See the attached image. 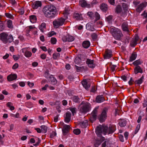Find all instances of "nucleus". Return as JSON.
I'll return each instance as SVG.
<instances>
[{
	"mask_svg": "<svg viewBox=\"0 0 147 147\" xmlns=\"http://www.w3.org/2000/svg\"><path fill=\"white\" fill-rule=\"evenodd\" d=\"M71 113L69 111H67L66 113L65 117V121L66 123H69L70 121Z\"/></svg>",
	"mask_w": 147,
	"mask_h": 147,
	"instance_id": "16",
	"label": "nucleus"
},
{
	"mask_svg": "<svg viewBox=\"0 0 147 147\" xmlns=\"http://www.w3.org/2000/svg\"><path fill=\"white\" fill-rule=\"evenodd\" d=\"M122 7L124 10H127L128 9V5L125 3H122Z\"/></svg>",
	"mask_w": 147,
	"mask_h": 147,
	"instance_id": "43",
	"label": "nucleus"
},
{
	"mask_svg": "<svg viewBox=\"0 0 147 147\" xmlns=\"http://www.w3.org/2000/svg\"><path fill=\"white\" fill-rule=\"evenodd\" d=\"M46 57V54L44 53L41 54L40 55V57L42 59H45Z\"/></svg>",
	"mask_w": 147,
	"mask_h": 147,
	"instance_id": "63",
	"label": "nucleus"
},
{
	"mask_svg": "<svg viewBox=\"0 0 147 147\" xmlns=\"http://www.w3.org/2000/svg\"><path fill=\"white\" fill-rule=\"evenodd\" d=\"M128 134L129 133L127 131L125 132L124 133V135L126 140L127 139Z\"/></svg>",
	"mask_w": 147,
	"mask_h": 147,
	"instance_id": "64",
	"label": "nucleus"
},
{
	"mask_svg": "<svg viewBox=\"0 0 147 147\" xmlns=\"http://www.w3.org/2000/svg\"><path fill=\"white\" fill-rule=\"evenodd\" d=\"M79 4L83 7H87L89 8L90 7V4H88L86 1L85 0H80Z\"/></svg>",
	"mask_w": 147,
	"mask_h": 147,
	"instance_id": "13",
	"label": "nucleus"
},
{
	"mask_svg": "<svg viewBox=\"0 0 147 147\" xmlns=\"http://www.w3.org/2000/svg\"><path fill=\"white\" fill-rule=\"evenodd\" d=\"M24 55L27 57H31L32 53L31 52L27 51L24 52Z\"/></svg>",
	"mask_w": 147,
	"mask_h": 147,
	"instance_id": "33",
	"label": "nucleus"
},
{
	"mask_svg": "<svg viewBox=\"0 0 147 147\" xmlns=\"http://www.w3.org/2000/svg\"><path fill=\"white\" fill-rule=\"evenodd\" d=\"M100 9L103 11L106 12L108 9L107 5L105 3H102L100 6Z\"/></svg>",
	"mask_w": 147,
	"mask_h": 147,
	"instance_id": "22",
	"label": "nucleus"
},
{
	"mask_svg": "<svg viewBox=\"0 0 147 147\" xmlns=\"http://www.w3.org/2000/svg\"><path fill=\"white\" fill-rule=\"evenodd\" d=\"M46 28V24L45 23H42L39 27V28L40 31L43 32L44 31V29Z\"/></svg>",
	"mask_w": 147,
	"mask_h": 147,
	"instance_id": "30",
	"label": "nucleus"
},
{
	"mask_svg": "<svg viewBox=\"0 0 147 147\" xmlns=\"http://www.w3.org/2000/svg\"><path fill=\"white\" fill-rule=\"evenodd\" d=\"M29 18L30 22L32 23L35 22L37 20L36 16L34 15L30 16Z\"/></svg>",
	"mask_w": 147,
	"mask_h": 147,
	"instance_id": "25",
	"label": "nucleus"
},
{
	"mask_svg": "<svg viewBox=\"0 0 147 147\" xmlns=\"http://www.w3.org/2000/svg\"><path fill=\"white\" fill-rule=\"evenodd\" d=\"M17 78V76L16 74H11L7 77V79L9 81H12L16 80Z\"/></svg>",
	"mask_w": 147,
	"mask_h": 147,
	"instance_id": "15",
	"label": "nucleus"
},
{
	"mask_svg": "<svg viewBox=\"0 0 147 147\" xmlns=\"http://www.w3.org/2000/svg\"><path fill=\"white\" fill-rule=\"evenodd\" d=\"M75 67L77 71L78 72H80L81 71L84 69V67L83 66L78 67L76 65H75Z\"/></svg>",
	"mask_w": 147,
	"mask_h": 147,
	"instance_id": "35",
	"label": "nucleus"
},
{
	"mask_svg": "<svg viewBox=\"0 0 147 147\" xmlns=\"http://www.w3.org/2000/svg\"><path fill=\"white\" fill-rule=\"evenodd\" d=\"M80 109V111L83 113H85L88 112L90 109V104L87 102H82L80 105H82Z\"/></svg>",
	"mask_w": 147,
	"mask_h": 147,
	"instance_id": "5",
	"label": "nucleus"
},
{
	"mask_svg": "<svg viewBox=\"0 0 147 147\" xmlns=\"http://www.w3.org/2000/svg\"><path fill=\"white\" fill-rule=\"evenodd\" d=\"M82 45L84 48H88L90 45V43L89 41H85L83 42Z\"/></svg>",
	"mask_w": 147,
	"mask_h": 147,
	"instance_id": "23",
	"label": "nucleus"
},
{
	"mask_svg": "<svg viewBox=\"0 0 147 147\" xmlns=\"http://www.w3.org/2000/svg\"><path fill=\"white\" fill-rule=\"evenodd\" d=\"M86 28L87 30L92 31H93L95 30L94 28L89 23L86 24Z\"/></svg>",
	"mask_w": 147,
	"mask_h": 147,
	"instance_id": "26",
	"label": "nucleus"
},
{
	"mask_svg": "<svg viewBox=\"0 0 147 147\" xmlns=\"http://www.w3.org/2000/svg\"><path fill=\"white\" fill-rule=\"evenodd\" d=\"M40 127L42 129L41 130L42 131L45 133H46L48 129L47 126L44 125H42L40 126Z\"/></svg>",
	"mask_w": 147,
	"mask_h": 147,
	"instance_id": "36",
	"label": "nucleus"
},
{
	"mask_svg": "<svg viewBox=\"0 0 147 147\" xmlns=\"http://www.w3.org/2000/svg\"><path fill=\"white\" fill-rule=\"evenodd\" d=\"M5 26L3 22L0 23V31H3L5 29Z\"/></svg>",
	"mask_w": 147,
	"mask_h": 147,
	"instance_id": "41",
	"label": "nucleus"
},
{
	"mask_svg": "<svg viewBox=\"0 0 147 147\" xmlns=\"http://www.w3.org/2000/svg\"><path fill=\"white\" fill-rule=\"evenodd\" d=\"M88 121L87 120H85L84 121L81 122L79 123V124L81 125L83 127H86L88 125Z\"/></svg>",
	"mask_w": 147,
	"mask_h": 147,
	"instance_id": "27",
	"label": "nucleus"
},
{
	"mask_svg": "<svg viewBox=\"0 0 147 147\" xmlns=\"http://www.w3.org/2000/svg\"><path fill=\"white\" fill-rule=\"evenodd\" d=\"M82 83L85 89L87 90H88V89L90 86V83L88 82L86 80L82 81Z\"/></svg>",
	"mask_w": 147,
	"mask_h": 147,
	"instance_id": "17",
	"label": "nucleus"
},
{
	"mask_svg": "<svg viewBox=\"0 0 147 147\" xmlns=\"http://www.w3.org/2000/svg\"><path fill=\"white\" fill-rule=\"evenodd\" d=\"M107 110L108 109L107 108H104L102 113L98 116V119H99L100 122H103L106 119L107 117L106 112L107 111Z\"/></svg>",
	"mask_w": 147,
	"mask_h": 147,
	"instance_id": "7",
	"label": "nucleus"
},
{
	"mask_svg": "<svg viewBox=\"0 0 147 147\" xmlns=\"http://www.w3.org/2000/svg\"><path fill=\"white\" fill-rule=\"evenodd\" d=\"M142 62H141V61L140 59H138V60H137L135 61H134L133 64L135 66H138V65H140L141 63H142Z\"/></svg>",
	"mask_w": 147,
	"mask_h": 147,
	"instance_id": "38",
	"label": "nucleus"
},
{
	"mask_svg": "<svg viewBox=\"0 0 147 147\" xmlns=\"http://www.w3.org/2000/svg\"><path fill=\"white\" fill-rule=\"evenodd\" d=\"M82 61V60L80 57H76L75 59L74 62L76 64L80 63Z\"/></svg>",
	"mask_w": 147,
	"mask_h": 147,
	"instance_id": "34",
	"label": "nucleus"
},
{
	"mask_svg": "<svg viewBox=\"0 0 147 147\" xmlns=\"http://www.w3.org/2000/svg\"><path fill=\"white\" fill-rule=\"evenodd\" d=\"M62 40L63 41V42H65L67 41H68L67 40V35L66 36H63L62 38Z\"/></svg>",
	"mask_w": 147,
	"mask_h": 147,
	"instance_id": "50",
	"label": "nucleus"
},
{
	"mask_svg": "<svg viewBox=\"0 0 147 147\" xmlns=\"http://www.w3.org/2000/svg\"><path fill=\"white\" fill-rule=\"evenodd\" d=\"M112 51L108 49H106L105 51V54L104 57L105 59H108L111 57L112 56Z\"/></svg>",
	"mask_w": 147,
	"mask_h": 147,
	"instance_id": "12",
	"label": "nucleus"
},
{
	"mask_svg": "<svg viewBox=\"0 0 147 147\" xmlns=\"http://www.w3.org/2000/svg\"><path fill=\"white\" fill-rule=\"evenodd\" d=\"M121 27L123 31L127 32L129 31L128 25L127 22H123L121 25Z\"/></svg>",
	"mask_w": 147,
	"mask_h": 147,
	"instance_id": "18",
	"label": "nucleus"
},
{
	"mask_svg": "<svg viewBox=\"0 0 147 147\" xmlns=\"http://www.w3.org/2000/svg\"><path fill=\"white\" fill-rule=\"evenodd\" d=\"M116 130L115 127H113L110 125L109 127L105 125L104 124L102 125H100L97 126L96 129V133L99 137H101V139L99 140H100L101 143L104 141L105 140V138L102 136V131L103 132L104 135H106L108 133V135L113 134Z\"/></svg>",
	"mask_w": 147,
	"mask_h": 147,
	"instance_id": "1",
	"label": "nucleus"
},
{
	"mask_svg": "<svg viewBox=\"0 0 147 147\" xmlns=\"http://www.w3.org/2000/svg\"><path fill=\"white\" fill-rule=\"evenodd\" d=\"M70 126L67 125H65L62 129L63 135L65 136L69 132L70 129Z\"/></svg>",
	"mask_w": 147,
	"mask_h": 147,
	"instance_id": "10",
	"label": "nucleus"
},
{
	"mask_svg": "<svg viewBox=\"0 0 147 147\" xmlns=\"http://www.w3.org/2000/svg\"><path fill=\"white\" fill-rule=\"evenodd\" d=\"M7 27L9 28H13V26L12 24V21L10 20H8L7 22Z\"/></svg>",
	"mask_w": 147,
	"mask_h": 147,
	"instance_id": "32",
	"label": "nucleus"
},
{
	"mask_svg": "<svg viewBox=\"0 0 147 147\" xmlns=\"http://www.w3.org/2000/svg\"><path fill=\"white\" fill-rule=\"evenodd\" d=\"M105 100V98L102 95H98L96 98V101H104Z\"/></svg>",
	"mask_w": 147,
	"mask_h": 147,
	"instance_id": "28",
	"label": "nucleus"
},
{
	"mask_svg": "<svg viewBox=\"0 0 147 147\" xmlns=\"http://www.w3.org/2000/svg\"><path fill=\"white\" fill-rule=\"evenodd\" d=\"M56 109L57 110L59 113H60L61 112V111L59 110V109L60 108V106L59 104L56 105Z\"/></svg>",
	"mask_w": 147,
	"mask_h": 147,
	"instance_id": "60",
	"label": "nucleus"
},
{
	"mask_svg": "<svg viewBox=\"0 0 147 147\" xmlns=\"http://www.w3.org/2000/svg\"><path fill=\"white\" fill-rule=\"evenodd\" d=\"M122 10L121 7L120 6H118L116 9V11L117 13H119L121 12Z\"/></svg>",
	"mask_w": 147,
	"mask_h": 147,
	"instance_id": "52",
	"label": "nucleus"
},
{
	"mask_svg": "<svg viewBox=\"0 0 147 147\" xmlns=\"http://www.w3.org/2000/svg\"><path fill=\"white\" fill-rule=\"evenodd\" d=\"M91 37L92 39L95 40L97 38V35L96 34L93 33L91 35Z\"/></svg>",
	"mask_w": 147,
	"mask_h": 147,
	"instance_id": "55",
	"label": "nucleus"
},
{
	"mask_svg": "<svg viewBox=\"0 0 147 147\" xmlns=\"http://www.w3.org/2000/svg\"><path fill=\"white\" fill-rule=\"evenodd\" d=\"M113 16L112 15H110L107 17L105 18L106 21L110 23L112 20Z\"/></svg>",
	"mask_w": 147,
	"mask_h": 147,
	"instance_id": "37",
	"label": "nucleus"
},
{
	"mask_svg": "<svg viewBox=\"0 0 147 147\" xmlns=\"http://www.w3.org/2000/svg\"><path fill=\"white\" fill-rule=\"evenodd\" d=\"M134 72L135 74L138 73H143L142 69L139 66H137L136 67L134 68Z\"/></svg>",
	"mask_w": 147,
	"mask_h": 147,
	"instance_id": "19",
	"label": "nucleus"
},
{
	"mask_svg": "<svg viewBox=\"0 0 147 147\" xmlns=\"http://www.w3.org/2000/svg\"><path fill=\"white\" fill-rule=\"evenodd\" d=\"M147 2L142 3L140 4L136 8V11L138 12H140L147 5Z\"/></svg>",
	"mask_w": 147,
	"mask_h": 147,
	"instance_id": "11",
	"label": "nucleus"
},
{
	"mask_svg": "<svg viewBox=\"0 0 147 147\" xmlns=\"http://www.w3.org/2000/svg\"><path fill=\"white\" fill-rule=\"evenodd\" d=\"M120 121L119 122V124L121 127H123L125 126L126 125V121L123 119H120Z\"/></svg>",
	"mask_w": 147,
	"mask_h": 147,
	"instance_id": "24",
	"label": "nucleus"
},
{
	"mask_svg": "<svg viewBox=\"0 0 147 147\" xmlns=\"http://www.w3.org/2000/svg\"><path fill=\"white\" fill-rule=\"evenodd\" d=\"M0 40L5 44L7 42L10 43L13 41V38L11 35L10 34L8 36L7 34L3 32L0 34Z\"/></svg>",
	"mask_w": 147,
	"mask_h": 147,
	"instance_id": "3",
	"label": "nucleus"
},
{
	"mask_svg": "<svg viewBox=\"0 0 147 147\" xmlns=\"http://www.w3.org/2000/svg\"><path fill=\"white\" fill-rule=\"evenodd\" d=\"M87 15L89 16L90 17L92 18L94 16V13L92 11H89L87 13Z\"/></svg>",
	"mask_w": 147,
	"mask_h": 147,
	"instance_id": "57",
	"label": "nucleus"
},
{
	"mask_svg": "<svg viewBox=\"0 0 147 147\" xmlns=\"http://www.w3.org/2000/svg\"><path fill=\"white\" fill-rule=\"evenodd\" d=\"M44 15L47 17L52 18L56 14V9L53 5H50L45 6L43 9Z\"/></svg>",
	"mask_w": 147,
	"mask_h": 147,
	"instance_id": "2",
	"label": "nucleus"
},
{
	"mask_svg": "<svg viewBox=\"0 0 147 147\" xmlns=\"http://www.w3.org/2000/svg\"><path fill=\"white\" fill-rule=\"evenodd\" d=\"M139 40V37L137 34L135 36L134 38H133L130 42V45L132 47H134L137 44V42Z\"/></svg>",
	"mask_w": 147,
	"mask_h": 147,
	"instance_id": "8",
	"label": "nucleus"
},
{
	"mask_svg": "<svg viewBox=\"0 0 147 147\" xmlns=\"http://www.w3.org/2000/svg\"><path fill=\"white\" fill-rule=\"evenodd\" d=\"M86 63L88 64L89 67L92 68H94L95 66V65L94 63L93 60L87 59L86 60Z\"/></svg>",
	"mask_w": 147,
	"mask_h": 147,
	"instance_id": "9",
	"label": "nucleus"
},
{
	"mask_svg": "<svg viewBox=\"0 0 147 147\" xmlns=\"http://www.w3.org/2000/svg\"><path fill=\"white\" fill-rule=\"evenodd\" d=\"M144 79V76H142L138 80L135 81L134 83L138 85L140 84L143 82Z\"/></svg>",
	"mask_w": 147,
	"mask_h": 147,
	"instance_id": "29",
	"label": "nucleus"
},
{
	"mask_svg": "<svg viewBox=\"0 0 147 147\" xmlns=\"http://www.w3.org/2000/svg\"><path fill=\"white\" fill-rule=\"evenodd\" d=\"M140 127V124H138L137 126L135 131V134H136L138 131Z\"/></svg>",
	"mask_w": 147,
	"mask_h": 147,
	"instance_id": "56",
	"label": "nucleus"
},
{
	"mask_svg": "<svg viewBox=\"0 0 147 147\" xmlns=\"http://www.w3.org/2000/svg\"><path fill=\"white\" fill-rule=\"evenodd\" d=\"M71 99L73 101H78L79 98L77 96H72L71 97Z\"/></svg>",
	"mask_w": 147,
	"mask_h": 147,
	"instance_id": "49",
	"label": "nucleus"
},
{
	"mask_svg": "<svg viewBox=\"0 0 147 147\" xmlns=\"http://www.w3.org/2000/svg\"><path fill=\"white\" fill-rule=\"evenodd\" d=\"M42 3L40 1H37L35 2L32 5V7L34 9H37L38 7L41 6Z\"/></svg>",
	"mask_w": 147,
	"mask_h": 147,
	"instance_id": "20",
	"label": "nucleus"
},
{
	"mask_svg": "<svg viewBox=\"0 0 147 147\" xmlns=\"http://www.w3.org/2000/svg\"><path fill=\"white\" fill-rule=\"evenodd\" d=\"M7 107L10 108V109L11 110H13L14 109V107L13 106H12V103L10 102H9L7 104Z\"/></svg>",
	"mask_w": 147,
	"mask_h": 147,
	"instance_id": "39",
	"label": "nucleus"
},
{
	"mask_svg": "<svg viewBox=\"0 0 147 147\" xmlns=\"http://www.w3.org/2000/svg\"><path fill=\"white\" fill-rule=\"evenodd\" d=\"M51 43L52 44H55L57 42V39L55 37H52L51 39Z\"/></svg>",
	"mask_w": 147,
	"mask_h": 147,
	"instance_id": "48",
	"label": "nucleus"
},
{
	"mask_svg": "<svg viewBox=\"0 0 147 147\" xmlns=\"http://www.w3.org/2000/svg\"><path fill=\"white\" fill-rule=\"evenodd\" d=\"M94 15L96 18L95 20V21L99 20L100 19V16L97 12H95Z\"/></svg>",
	"mask_w": 147,
	"mask_h": 147,
	"instance_id": "42",
	"label": "nucleus"
},
{
	"mask_svg": "<svg viewBox=\"0 0 147 147\" xmlns=\"http://www.w3.org/2000/svg\"><path fill=\"white\" fill-rule=\"evenodd\" d=\"M73 18L77 20H83V17L81 13H75L73 15Z\"/></svg>",
	"mask_w": 147,
	"mask_h": 147,
	"instance_id": "14",
	"label": "nucleus"
},
{
	"mask_svg": "<svg viewBox=\"0 0 147 147\" xmlns=\"http://www.w3.org/2000/svg\"><path fill=\"white\" fill-rule=\"evenodd\" d=\"M5 16L8 18H9L11 19H13L14 17L11 14L9 13H5Z\"/></svg>",
	"mask_w": 147,
	"mask_h": 147,
	"instance_id": "45",
	"label": "nucleus"
},
{
	"mask_svg": "<svg viewBox=\"0 0 147 147\" xmlns=\"http://www.w3.org/2000/svg\"><path fill=\"white\" fill-rule=\"evenodd\" d=\"M13 57L14 60L15 61L17 60L20 58L19 56H17L15 55H13Z\"/></svg>",
	"mask_w": 147,
	"mask_h": 147,
	"instance_id": "62",
	"label": "nucleus"
},
{
	"mask_svg": "<svg viewBox=\"0 0 147 147\" xmlns=\"http://www.w3.org/2000/svg\"><path fill=\"white\" fill-rule=\"evenodd\" d=\"M76 108H70V110L71 111L73 115H74V114L76 113Z\"/></svg>",
	"mask_w": 147,
	"mask_h": 147,
	"instance_id": "53",
	"label": "nucleus"
},
{
	"mask_svg": "<svg viewBox=\"0 0 147 147\" xmlns=\"http://www.w3.org/2000/svg\"><path fill=\"white\" fill-rule=\"evenodd\" d=\"M65 21V19L61 18L57 20H54L53 22V24L54 27L57 28L59 26L62 25Z\"/></svg>",
	"mask_w": 147,
	"mask_h": 147,
	"instance_id": "6",
	"label": "nucleus"
},
{
	"mask_svg": "<svg viewBox=\"0 0 147 147\" xmlns=\"http://www.w3.org/2000/svg\"><path fill=\"white\" fill-rule=\"evenodd\" d=\"M137 55L136 53H132V54L131 56L130 57L129 60L130 61H132L134 60H135L137 57Z\"/></svg>",
	"mask_w": 147,
	"mask_h": 147,
	"instance_id": "31",
	"label": "nucleus"
},
{
	"mask_svg": "<svg viewBox=\"0 0 147 147\" xmlns=\"http://www.w3.org/2000/svg\"><path fill=\"white\" fill-rule=\"evenodd\" d=\"M74 39V37L70 35H67V40L68 42H71Z\"/></svg>",
	"mask_w": 147,
	"mask_h": 147,
	"instance_id": "40",
	"label": "nucleus"
},
{
	"mask_svg": "<svg viewBox=\"0 0 147 147\" xmlns=\"http://www.w3.org/2000/svg\"><path fill=\"white\" fill-rule=\"evenodd\" d=\"M57 135L56 132L55 131H52V133L51 134L50 138H53V137Z\"/></svg>",
	"mask_w": 147,
	"mask_h": 147,
	"instance_id": "58",
	"label": "nucleus"
},
{
	"mask_svg": "<svg viewBox=\"0 0 147 147\" xmlns=\"http://www.w3.org/2000/svg\"><path fill=\"white\" fill-rule=\"evenodd\" d=\"M49 81L51 82V83L54 85L56 84L57 83V80L52 75L49 77Z\"/></svg>",
	"mask_w": 147,
	"mask_h": 147,
	"instance_id": "21",
	"label": "nucleus"
},
{
	"mask_svg": "<svg viewBox=\"0 0 147 147\" xmlns=\"http://www.w3.org/2000/svg\"><path fill=\"white\" fill-rule=\"evenodd\" d=\"M81 131L79 129H74L73 130V132L74 134L76 135H78L80 134V133Z\"/></svg>",
	"mask_w": 147,
	"mask_h": 147,
	"instance_id": "44",
	"label": "nucleus"
},
{
	"mask_svg": "<svg viewBox=\"0 0 147 147\" xmlns=\"http://www.w3.org/2000/svg\"><path fill=\"white\" fill-rule=\"evenodd\" d=\"M60 54L59 53H54L53 54V57L54 59H56L59 58L60 56Z\"/></svg>",
	"mask_w": 147,
	"mask_h": 147,
	"instance_id": "46",
	"label": "nucleus"
},
{
	"mask_svg": "<svg viewBox=\"0 0 147 147\" xmlns=\"http://www.w3.org/2000/svg\"><path fill=\"white\" fill-rule=\"evenodd\" d=\"M56 33L54 31H51L50 32H49L48 34V36L49 37H50L53 36Z\"/></svg>",
	"mask_w": 147,
	"mask_h": 147,
	"instance_id": "54",
	"label": "nucleus"
},
{
	"mask_svg": "<svg viewBox=\"0 0 147 147\" xmlns=\"http://www.w3.org/2000/svg\"><path fill=\"white\" fill-rule=\"evenodd\" d=\"M69 10L68 9L65 8L64 11L63 13L64 15H67L69 14Z\"/></svg>",
	"mask_w": 147,
	"mask_h": 147,
	"instance_id": "51",
	"label": "nucleus"
},
{
	"mask_svg": "<svg viewBox=\"0 0 147 147\" xmlns=\"http://www.w3.org/2000/svg\"><path fill=\"white\" fill-rule=\"evenodd\" d=\"M101 143L100 140H97L96 141V143L94 144V147H98V146L100 145Z\"/></svg>",
	"mask_w": 147,
	"mask_h": 147,
	"instance_id": "47",
	"label": "nucleus"
},
{
	"mask_svg": "<svg viewBox=\"0 0 147 147\" xmlns=\"http://www.w3.org/2000/svg\"><path fill=\"white\" fill-rule=\"evenodd\" d=\"M119 138L121 141L122 142H124L123 137L122 135H120L119 136Z\"/></svg>",
	"mask_w": 147,
	"mask_h": 147,
	"instance_id": "61",
	"label": "nucleus"
},
{
	"mask_svg": "<svg viewBox=\"0 0 147 147\" xmlns=\"http://www.w3.org/2000/svg\"><path fill=\"white\" fill-rule=\"evenodd\" d=\"M110 31L113 36L116 40H120L121 37L123 36L121 30L115 27H113L111 28Z\"/></svg>",
	"mask_w": 147,
	"mask_h": 147,
	"instance_id": "4",
	"label": "nucleus"
},
{
	"mask_svg": "<svg viewBox=\"0 0 147 147\" xmlns=\"http://www.w3.org/2000/svg\"><path fill=\"white\" fill-rule=\"evenodd\" d=\"M18 63H15L13 66L12 68L13 69H15L17 68L18 67Z\"/></svg>",
	"mask_w": 147,
	"mask_h": 147,
	"instance_id": "59",
	"label": "nucleus"
}]
</instances>
